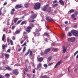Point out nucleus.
<instances>
[{
  "mask_svg": "<svg viewBox=\"0 0 78 78\" xmlns=\"http://www.w3.org/2000/svg\"><path fill=\"white\" fill-rule=\"evenodd\" d=\"M41 6V3L37 2L35 4L34 8V9L35 10H37V9H40V7Z\"/></svg>",
  "mask_w": 78,
  "mask_h": 78,
  "instance_id": "1",
  "label": "nucleus"
},
{
  "mask_svg": "<svg viewBox=\"0 0 78 78\" xmlns=\"http://www.w3.org/2000/svg\"><path fill=\"white\" fill-rule=\"evenodd\" d=\"M71 33L72 34H73L74 36H76V37H78V32L77 31L73 30H71Z\"/></svg>",
  "mask_w": 78,
  "mask_h": 78,
  "instance_id": "2",
  "label": "nucleus"
},
{
  "mask_svg": "<svg viewBox=\"0 0 78 78\" xmlns=\"http://www.w3.org/2000/svg\"><path fill=\"white\" fill-rule=\"evenodd\" d=\"M71 33L72 34H73L74 36H76V37H78V32L77 31L73 30H71Z\"/></svg>",
  "mask_w": 78,
  "mask_h": 78,
  "instance_id": "3",
  "label": "nucleus"
},
{
  "mask_svg": "<svg viewBox=\"0 0 78 78\" xmlns=\"http://www.w3.org/2000/svg\"><path fill=\"white\" fill-rule=\"evenodd\" d=\"M12 72L13 74L15 75H17L19 73V71H18V69H13L12 71Z\"/></svg>",
  "mask_w": 78,
  "mask_h": 78,
  "instance_id": "4",
  "label": "nucleus"
},
{
  "mask_svg": "<svg viewBox=\"0 0 78 78\" xmlns=\"http://www.w3.org/2000/svg\"><path fill=\"white\" fill-rule=\"evenodd\" d=\"M48 5L47 4L45 5H44L43 8H42V11H45L47 12V9L48 8Z\"/></svg>",
  "mask_w": 78,
  "mask_h": 78,
  "instance_id": "5",
  "label": "nucleus"
},
{
  "mask_svg": "<svg viewBox=\"0 0 78 78\" xmlns=\"http://www.w3.org/2000/svg\"><path fill=\"white\" fill-rule=\"evenodd\" d=\"M75 38L71 37L68 38V41L69 42H74L75 41Z\"/></svg>",
  "mask_w": 78,
  "mask_h": 78,
  "instance_id": "6",
  "label": "nucleus"
},
{
  "mask_svg": "<svg viewBox=\"0 0 78 78\" xmlns=\"http://www.w3.org/2000/svg\"><path fill=\"white\" fill-rule=\"evenodd\" d=\"M46 20L47 21H49V22H54V20L51 18L50 19L49 16L46 17Z\"/></svg>",
  "mask_w": 78,
  "mask_h": 78,
  "instance_id": "7",
  "label": "nucleus"
},
{
  "mask_svg": "<svg viewBox=\"0 0 78 78\" xmlns=\"http://www.w3.org/2000/svg\"><path fill=\"white\" fill-rule=\"evenodd\" d=\"M31 29H32V27H28L26 29V31L27 33H30L31 31Z\"/></svg>",
  "mask_w": 78,
  "mask_h": 78,
  "instance_id": "8",
  "label": "nucleus"
},
{
  "mask_svg": "<svg viewBox=\"0 0 78 78\" xmlns=\"http://www.w3.org/2000/svg\"><path fill=\"white\" fill-rule=\"evenodd\" d=\"M15 9H19L20 8H22V5H16V6L15 7Z\"/></svg>",
  "mask_w": 78,
  "mask_h": 78,
  "instance_id": "9",
  "label": "nucleus"
},
{
  "mask_svg": "<svg viewBox=\"0 0 78 78\" xmlns=\"http://www.w3.org/2000/svg\"><path fill=\"white\" fill-rule=\"evenodd\" d=\"M50 50H51V49H50V48H48L45 49L44 51V54L47 55V53H48V52H49Z\"/></svg>",
  "mask_w": 78,
  "mask_h": 78,
  "instance_id": "10",
  "label": "nucleus"
},
{
  "mask_svg": "<svg viewBox=\"0 0 78 78\" xmlns=\"http://www.w3.org/2000/svg\"><path fill=\"white\" fill-rule=\"evenodd\" d=\"M62 62V60H61L60 61H59L55 65V68H56V67L58 66H59L61 64V63Z\"/></svg>",
  "mask_w": 78,
  "mask_h": 78,
  "instance_id": "11",
  "label": "nucleus"
},
{
  "mask_svg": "<svg viewBox=\"0 0 78 78\" xmlns=\"http://www.w3.org/2000/svg\"><path fill=\"white\" fill-rule=\"evenodd\" d=\"M36 17H37V15L36 14H33L30 16V17H31V18L33 19H35Z\"/></svg>",
  "mask_w": 78,
  "mask_h": 78,
  "instance_id": "12",
  "label": "nucleus"
},
{
  "mask_svg": "<svg viewBox=\"0 0 78 78\" xmlns=\"http://www.w3.org/2000/svg\"><path fill=\"white\" fill-rule=\"evenodd\" d=\"M37 59L39 62H42L44 60V58L42 57L38 58Z\"/></svg>",
  "mask_w": 78,
  "mask_h": 78,
  "instance_id": "13",
  "label": "nucleus"
},
{
  "mask_svg": "<svg viewBox=\"0 0 78 78\" xmlns=\"http://www.w3.org/2000/svg\"><path fill=\"white\" fill-rule=\"evenodd\" d=\"M71 18L73 19L74 20H76V18H75V15L74 14H73L71 15Z\"/></svg>",
  "mask_w": 78,
  "mask_h": 78,
  "instance_id": "14",
  "label": "nucleus"
},
{
  "mask_svg": "<svg viewBox=\"0 0 78 78\" xmlns=\"http://www.w3.org/2000/svg\"><path fill=\"white\" fill-rule=\"evenodd\" d=\"M63 51L64 53H66V50H67V48H66V47L64 46H63Z\"/></svg>",
  "mask_w": 78,
  "mask_h": 78,
  "instance_id": "15",
  "label": "nucleus"
},
{
  "mask_svg": "<svg viewBox=\"0 0 78 78\" xmlns=\"http://www.w3.org/2000/svg\"><path fill=\"white\" fill-rule=\"evenodd\" d=\"M59 2L63 6L64 5V2L62 0H60L59 1Z\"/></svg>",
  "mask_w": 78,
  "mask_h": 78,
  "instance_id": "16",
  "label": "nucleus"
},
{
  "mask_svg": "<svg viewBox=\"0 0 78 78\" xmlns=\"http://www.w3.org/2000/svg\"><path fill=\"white\" fill-rule=\"evenodd\" d=\"M51 7H49L48 8V9H47V11L46 12H50L51 11Z\"/></svg>",
  "mask_w": 78,
  "mask_h": 78,
  "instance_id": "17",
  "label": "nucleus"
},
{
  "mask_svg": "<svg viewBox=\"0 0 78 78\" xmlns=\"http://www.w3.org/2000/svg\"><path fill=\"white\" fill-rule=\"evenodd\" d=\"M15 9L14 8L12 9L11 11L10 14L11 15H12V14H14V11H15Z\"/></svg>",
  "mask_w": 78,
  "mask_h": 78,
  "instance_id": "18",
  "label": "nucleus"
},
{
  "mask_svg": "<svg viewBox=\"0 0 78 78\" xmlns=\"http://www.w3.org/2000/svg\"><path fill=\"white\" fill-rule=\"evenodd\" d=\"M2 49L5 50V48L6 47H7V44H6V45H5V44H3L2 45Z\"/></svg>",
  "mask_w": 78,
  "mask_h": 78,
  "instance_id": "19",
  "label": "nucleus"
},
{
  "mask_svg": "<svg viewBox=\"0 0 78 78\" xmlns=\"http://www.w3.org/2000/svg\"><path fill=\"white\" fill-rule=\"evenodd\" d=\"M42 66V64L41 63H39L37 65V69H39L40 67Z\"/></svg>",
  "mask_w": 78,
  "mask_h": 78,
  "instance_id": "20",
  "label": "nucleus"
},
{
  "mask_svg": "<svg viewBox=\"0 0 78 78\" xmlns=\"http://www.w3.org/2000/svg\"><path fill=\"white\" fill-rule=\"evenodd\" d=\"M49 36V33L47 32L44 33L43 35V36Z\"/></svg>",
  "mask_w": 78,
  "mask_h": 78,
  "instance_id": "21",
  "label": "nucleus"
},
{
  "mask_svg": "<svg viewBox=\"0 0 78 78\" xmlns=\"http://www.w3.org/2000/svg\"><path fill=\"white\" fill-rule=\"evenodd\" d=\"M5 68L6 69V70H9V71H11V70H12V69L9 67H5Z\"/></svg>",
  "mask_w": 78,
  "mask_h": 78,
  "instance_id": "22",
  "label": "nucleus"
},
{
  "mask_svg": "<svg viewBox=\"0 0 78 78\" xmlns=\"http://www.w3.org/2000/svg\"><path fill=\"white\" fill-rule=\"evenodd\" d=\"M5 56L6 58H9V55L8 54H5Z\"/></svg>",
  "mask_w": 78,
  "mask_h": 78,
  "instance_id": "23",
  "label": "nucleus"
},
{
  "mask_svg": "<svg viewBox=\"0 0 78 78\" xmlns=\"http://www.w3.org/2000/svg\"><path fill=\"white\" fill-rule=\"evenodd\" d=\"M5 34H3V35L2 37V40L3 41H5Z\"/></svg>",
  "mask_w": 78,
  "mask_h": 78,
  "instance_id": "24",
  "label": "nucleus"
},
{
  "mask_svg": "<svg viewBox=\"0 0 78 78\" xmlns=\"http://www.w3.org/2000/svg\"><path fill=\"white\" fill-rule=\"evenodd\" d=\"M41 29L39 28L38 29H37L35 30L36 32H39V31H41Z\"/></svg>",
  "mask_w": 78,
  "mask_h": 78,
  "instance_id": "25",
  "label": "nucleus"
},
{
  "mask_svg": "<svg viewBox=\"0 0 78 78\" xmlns=\"http://www.w3.org/2000/svg\"><path fill=\"white\" fill-rule=\"evenodd\" d=\"M48 62H49L50 61H51V56H49L48 58Z\"/></svg>",
  "mask_w": 78,
  "mask_h": 78,
  "instance_id": "26",
  "label": "nucleus"
},
{
  "mask_svg": "<svg viewBox=\"0 0 78 78\" xmlns=\"http://www.w3.org/2000/svg\"><path fill=\"white\" fill-rule=\"evenodd\" d=\"M58 6V4H54L52 6V8H54V7H56V6Z\"/></svg>",
  "mask_w": 78,
  "mask_h": 78,
  "instance_id": "27",
  "label": "nucleus"
},
{
  "mask_svg": "<svg viewBox=\"0 0 78 78\" xmlns=\"http://www.w3.org/2000/svg\"><path fill=\"white\" fill-rule=\"evenodd\" d=\"M20 31L19 30H17L16 31V32H15V34H19L20 33Z\"/></svg>",
  "mask_w": 78,
  "mask_h": 78,
  "instance_id": "28",
  "label": "nucleus"
},
{
  "mask_svg": "<svg viewBox=\"0 0 78 78\" xmlns=\"http://www.w3.org/2000/svg\"><path fill=\"white\" fill-rule=\"evenodd\" d=\"M5 76H6V77H8L10 76V75L9 73H6L5 75Z\"/></svg>",
  "mask_w": 78,
  "mask_h": 78,
  "instance_id": "29",
  "label": "nucleus"
},
{
  "mask_svg": "<svg viewBox=\"0 0 78 78\" xmlns=\"http://www.w3.org/2000/svg\"><path fill=\"white\" fill-rule=\"evenodd\" d=\"M26 23V20H24V21H23L21 23L20 25H23V24H24Z\"/></svg>",
  "mask_w": 78,
  "mask_h": 78,
  "instance_id": "30",
  "label": "nucleus"
},
{
  "mask_svg": "<svg viewBox=\"0 0 78 78\" xmlns=\"http://www.w3.org/2000/svg\"><path fill=\"white\" fill-rule=\"evenodd\" d=\"M52 50L53 51H56L58 50V49L52 48Z\"/></svg>",
  "mask_w": 78,
  "mask_h": 78,
  "instance_id": "31",
  "label": "nucleus"
},
{
  "mask_svg": "<svg viewBox=\"0 0 78 78\" xmlns=\"http://www.w3.org/2000/svg\"><path fill=\"white\" fill-rule=\"evenodd\" d=\"M18 20V18H15V19L14 20V22L15 23L17 22V20Z\"/></svg>",
  "mask_w": 78,
  "mask_h": 78,
  "instance_id": "32",
  "label": "nucleus"
},
{
  "mask_svg": "<svg viewBox=\"0 0 78 78\" xmlns=\"http://www.w3.org/2000/svg\"><path fill=\"white\" fill-rule=\"evenodd\" d=\"M24 6L26 8H28V3H26L24 4Z\"/></svg>",
  "mask_w": 78,
  "mask_h": 78,
  "instance_id": "33",
  "label": "nucleus"
},
{
  "mask_svg": "<svg viewBox=\"0 0 78 78\" xmlns=\"http://www.w3.org/2000/svg\"><path fill=\"white\" fill-rule=\"evenodd\" d=\"M30 51V49L28 50V51L25 54V55H26V56H27V55H28V54H29Z\"/></svg>",
  "mask_w": 78,
  "mask_h": 78,
  "instance_id": "34",
  "label": "nucleus"
},
{
  "mask_svg": "<svg viewBox=\"0 0 78 78\" xmlns=\"http://www.w3.org/2000/svg\"><path fill=\"white\" fill-rule=\"evenodd\" d=\"M40 34H40V33H39V32L38 33H37L36 34H35V36H39Z\"/></svg>",
  "mask_w": 78,
  "mask_h": 78,
  "instance_id": "35",
  "label": "nucleus"
},
{
  "mask_svg": "<svg viewBox=\"0 0 78 78\" xmlns=\"http://www.w3.org/2000/svg\"><path fill=\"white\" fill-rule=\"evenodd\" d=\"M41 78H48V77L46 76H41Z\"/></svg>",
  "mask_w": 78,
  "mask_h": 78,
  "instance_id": "36",
  "label": "nucleus"
},
{
  "mask_svg": "<svg viewBox=\"0 0 78 78\" xmlns=\"http://www.w3.org/2000/svg\"><path fill=\"white\" fill-rule=\"evenodd\" d=\"M67 35L68 36H72V34L70 32H69Z\"/></svg>",
  "mask_w": 78,
  "mask_h": 78,
  "instance_id": "37",
  "label": "nucleus"
},
{
  "mask_svg": "<svg viewBox=\"0 0 78 78\" xmlns=\"http://www.w3.org/2000/svg\"><path fill=\"white\" fill-rule=\"evenodd\" d=\"M74 12V10L72 9L70 10L69 12L70 13H72V12Z\"/></svg>",
  "mask_w": 78,
  "mask_h": 78,
  "instance_id": "38",
  "label": "nucleus"
},
{
  "mask_svg": "<svg viewBox=\"0 0 78 78\" xmlns=\"http://www.w3.org/2000/svg\"><path fill=\"white\" fill-rule=\"evenodd\" d=\"M10 42L11 45H13V42L12 41V40H10Z\"/></svg>",
  "mask_w": 78,
  "mask_h": 78,
  "instance_id": "39",
  "label": "nucleus"
},
{
  "mask_svg": "<svg viewBox=\"0 0 78 78\" xmlns=\"http://www.w3.org/2000/svg\"><path fill=\"white\" fill-rule=\"evenodd\" d=\"M10 40V39L9 37H7V42L8 43H9V41Z\"/></svg>",
  "mask_w": 78,
  "mask_h": 78,
  "instance_id": "40",
  "label": "nucleus"
},
{
  "mask_svg": "<svg viewBox=\"0 0 78 78\" xmlns=\"http://www.w3.org/2000/svg\"><path fill=\"white\" fill-rule=\"evenodd\" d=\"M58 2V1L56 0H54L53 2V4H55V3H56Z\"/></svg>",
  "mask_w": 78,
  "mask_h": 78,
  "instance_id": "41",
  "label": "nucleus"
},
{
  "mask_svg": "<svg viewBox=\"0 0 78 78\" xmlns=\"http://www.w3.org/2000/svg\"><path fill=\"white\" fill-rule=\"evenodd\" d=\"M26 50V47H24L23 50V52H24V51H25Z\"/></svg>",
  "mask_w": 78,
  "mask_h": 78,
  "instance_id": "42",
  "label": "nucleus"
},
{
  "mask_svg": "<svg viewBox=\"0 0 78 78\" xmlns=\"http://www.w3.org/2000/svg\"><path fill=\"white\" fill-rule=\"evenodd\" d=\"M30 53V56H33V52L31 51H29Z\"/></svg>",
  "mask_w": 78,
  "mask_h": 78,
  "instance_id": "43",
  "label": "nucleus"
},
{
  "mask_svg": "<svg viewBox=\"0 0 78 78\" xmlns=\"http://www.w3.org/2000/svg\"><path fill=\"white\" fill-rule=\"evenodd\" d=\"M21 21H22V20H21L18 21L17 22V24H19V23H20V22H21Z\"/></svg>",
  "mask_w": 78,
  "mask_h": 78,
  "instance_id": "44",
  "label": "nucleus"
},
{
  "mask_svg": "<svg viewBox=\"0 0 78 78\" xmlns=\"http://www.w3.org/2000/svg\"><path fill=\"white\" fill-rule=\"evenodd\" d=\"M78 53V51H76L74 54V56H75V55H76V54H77V53Z\"/></svg>",
  "mask_w": 78,
  "mask_h": 78,
  "instance_id": "45",
  "label": "nucleus"
},
{
  "mask_svg": "<svg viewBox=\"0 0 78 78\" xmlns=\"http://www.w3.org/2000/svg\"><path fill=\"white\" fill-rule=\"evenodd\" d=\"M74 14L76 16H77L78 15V12L77 11H76L74 12Z\"/></svg>",
  "mask_w": 78,
  "mask_h": 78,
  "instance_id": "46",
  "label": "nucleus"
},
{
  "mask_svg": "<svg viewBox=\"0 0 78 78\" xmlns=\"http://www.w3.org/2000/svg\"><path fill=\"white\" fill-rule=\"evenodd\" d=\"M31 75L30 74H27V76L29 77V78H31V76H30Z\"/></svg>",
  "mask_w": 78,
  "mask_h": 78,
  "instance_id": "47",
  "label": "nucleus"
},
{
  "mask_svg": "<svg viewBox=\"0 0 78 78\" xmlns=\"http://www.w3.org/2000/svg\"><path fill=\"white\" fill-rule=\"evenodd\" d=\"M25 72H28V68H25Z\"/></svg>",
  "mask_w": 78,
  "mask_h": 78,
  "instance_id": "48",
  "label": "nucleus"
},
{
  "mask_svg": "<svg viewBox=\"0 0 78 78\" xmlns=\"http://www.w3.org/2000/svg\"><path fill=\"white\" fill-rule=\"evenodd\" d=\"M61 36L62 37H64L65 36V34H62L61 35Z\"/></svg>",
  "mask_w": 78,
  "mask_h": 78,
  "instance_id": "49",
  "label": "nucleus"
},
{
  "mask_svg": "<svg viewBox=\"0 0 78 78\" xmlns=\"http://www.w3.org/2000/svg\"><path fill=\"white\" fill-rule=\"evenodd\" d=\"M30 25L31 27H34V24H33V23H30Z\"/></svg>",
  "mask_w": 78,
  "mask_h": 78,
  "instance_id": "50",
  "label": "nucleus"
},
{
  "mask_svg": "<svg viewBox=\"0 0 78 78\" xmlns=\"http://www.w3.org/2000/svg\"><path fill=\"white\" fill-rule=\"evenodd\" d=\"M7 4V2H4V3L3 4V6H5V5H6Z\"/></svg>",
  "mask_w": 78,
  "mask_h": 78,
  "instance_id": "51",
  "label": "nucleus"
},
{
  "mask_svg": "<svg viewBox=\"0 0 78 78\" xmlns=\"http://www.w3.org/2000/svg\"><path fill=\"white\" fill-rule=\"evenodd\" d=\"M44 67H47V66H48V65L47 64H44Z\"/></svg>",
  "mask_w": 78,
  "mask_h": 78,
  "instance_id": "52",
  "label": "nucleus"
},
{
  "mask_svg": "<svg viewBox=\"0 0 78 78\" xmlns=\"http://www.w3.org/2000/svg\"><path fill=\"white\" fill-rule=\"evenodd\" d=\"M28 38V37L27 36H25L24 37V40H26Z\"/></svg>",
  "mask_w": 78,
  "mask_h": 78,
  "instance_id": "53",
  "label": "nucleus"
},
{
  "mask_svg": "<svg viewBox=\"0 0 78 78\" xmlns=\"http://www.w3.org/2000/svg\"><path fill=\"white\" fill-rule=\"evenodd\" d=\"M33 73H36V71L35 70V69H34L33 70Z\"/></svg>",
  "mask_w": 78,
  "mask_h": 78,
  "instance_id": "54",
  "label": "nucleus"
},
{
  "mask_svg": "<svg viewBox=\"0 0 78 78\" xmlns=\"http://www.w3.org/2000/svg\"><path fill=\"white\" fill-rule=\"evenodd\" d=\"M24 41H25V40H23L22 41L20 42L21 44H23V42H24Z\"/></svg>",
  "mask_w": 78,
  "mask_h": 78,
  "instance_id": "55",
  "label": "nucleus"
},
{
  "mask_svg": "<svg viewBox=\"0 0 78 78\" xmlns=\"http://www.w3.org/2000/svg\"><path fill=\"white\" fill-rule=\"evenodd\" d=\"M14 28H15V26H13L11 28L12 30H13L14 29Z\"/></svg>",
  "mask_w": 78,
  "mask_h": 78,
  "instance_id": "56",
  "label": "nucleus"
},
{
  "mask_svg": "<svg viewBox=\"0 0 78 78\" xmlns=\"http://www.w3.org/2000/svg\"><path fill=\"white\" fill-rule=\"evenodd\" d=\"M26 42H25L22 45V47H23L24 45H26Z\"/></svg>",
  "mask_w": 78,
  "mask_h": 78,
  "instance_id": "57",
  "label": "nucleus"
},
{
  "mask_svg": "<svg viewBox=\"0 0 78 78\" xmlns=\"http://www.w3.org/2000/svg\"><path fill=\"white\" fill-rule=\"evenodd\" d=\"M12 2H15L17 1V0H11Z\"/></svg>",
  "mask_w": 78,
  "mask_h": 78,
  "instance_id": "58",
  "label": "nucleus"
},
{
  "mask_svg": "<svg viewBox=\"0 0 78 78\" xmlns=\"http://www.w3.org/2000/svg\"><path fill=\"white\" fill-rule=\"evenodd\" d=\"M12 39L13 40H15V39H16V38L15 37L13 36L12 37Z\"/></svg>",
  "mask_w": 78,
  "mask_h": 78,
  "instance_id": "59",
  "label": "nucleus"
},
{
  "mask_svg": "<svg viewBox=\"0 0 78 78\" xmlns=\"http://www.w3.org/2000/svg\"><path fill=\"white\" fill-rule=\"evenodd\" d=\"M7 25H10L9 22V21H7Z\"/></svg>",
  "mask_w": 78,
  "mask_h": 78,
  "instance_id": "60",
  "label": "nucleus"
},
{
  "mask_svg": "<svg viewBox=\"0 0 78 78\" xmlns=\"http://www.w3.org/2000/svg\"><path fill=\"white\" fill-rule=\"evenodd\" d=\"M10 49H8L7 50V52H10Z\"/></svg>",
  "mask_w": 78,
  "mask_h": 78,
  "instance_id": "61",
  "label": "nucleus"
},
{
  "mask_svg": "<svg viewBox=\"0 0 78 78\" xmlns=\"http://www.w3.org/2000/svg\"><path fill=\"white\" fill-rule=\"evenodd\" d=\"M35 76L36 75H35V74H33L32 76L33 78H34V77H35Z\"/></svg>",
  "mask_w": 78,
  "mask_h": 78,
  "instance_id": "62",
  "label": "nucleus"
},
{
  "mask_svg": "<svg viewBox=\"0 0 78 78\" xmlns=\"http://www.w3.org/2000/svg\"><path fill=\"white\" fill-rule=\"evenodd\" d=\"M65 30H66V31H67V30H68V27H66L65 28Z\"/></svg>",
  "mask_w": 78,
  "mask_h": 78,
  "instance_id": "63",
  "label": "nucleus"
},
{
  "mask_svg": "<svg viewBox=\"0 0 78 78\" xmlns=\"http://www.w3.org/2000/svg\"><path fill=\"white\" fill-rule=\"evenodd\" d=\"M74 28H77V25H75L74 26Z\"/></svg>",
  "mask_w": 78,
  "mask_h": 78,
  "instance_id": "64",
  "label": "nucleus"
}]
</instances>
